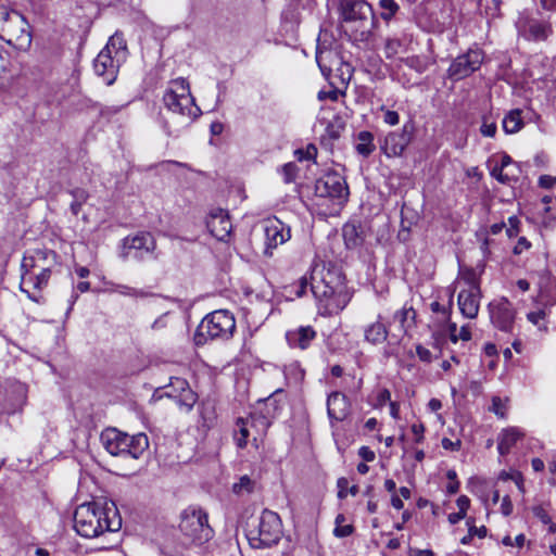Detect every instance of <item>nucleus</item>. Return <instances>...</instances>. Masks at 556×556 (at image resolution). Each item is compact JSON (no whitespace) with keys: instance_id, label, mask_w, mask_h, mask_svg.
I'll list each match as a JSON object with an SVG mask.
<instances>
[{"instance_id":"obj_2","label":"nucleus","mask_w":556,"mask_h":556,"mask_svg":"<svg viewBox=\"0 0 556 556\" xmlns=\"http://www.w3.org/2000/svg\"><path fill=\"white\" fill-rule=\"evenodd\" d=\"M309 287L314 296L325 301L327 307L342 309L348 303L344 278L337 270L314 268Z\"/></svg>"},{"instance_id":"obj_41","label":"nucleus","mask_w":556,"mask_h":556,"mask_svg":"<svg viewBox=\"0 0 556 556\" xmlns=\"http://www.w3.org/2000/svg\"><path fill=\"white\" fill-rule=\"evenodd\" d=\"M538 296H539L540 303L543 306H545V307L554 306L556 304V285L548 289L539 291Z\"/></svg>"},{"instance_id":"obj_58","label":"nucleus","mask_w":556,"mask_h":556,"mask_svg":"<svg viewBox=\"0 0 556 556\" xmlns=\"http://www.w3.org/2000/svg\"><path fill=\"white\" fill-rule=\"evenodd\" d=\"M318 100L324 101L326 99H329L331 101H337L339 98V90L337 88H333L329 91L320 90L317 94Z\"/></svg>"},{"instance_id":"obj_31","label":"nucleus","mask_w":556,"mask_h":556,"mask_svg":"<svg viewBox=\"0 0 556 556\" xmlns=\"http://www.w3.org/2000/svg\"><path fill=\"white\" fill-rule=\"evenodd\" d=\"M342 231L344 242L348 248L352 249L362 244L363 239L361 237V231L355 224H345Z\"/></svg>"},{"instance_id":"obj_43","label":"nucleus","mask_w":556,"mask_h":556,"mask_svg":"<svg viewBox=\"0 0 556 556\" xmlns=\"http://www.w3.org/2000/svg\"><path fill=\"white\" fill-rule=\"evenodd\" d=\"M536 275L539 278V280H538L539 291L548 289L556 285L555 278L552 276L551 271H548L547 269L538 271Z\"/></svg>"},{"instance_id":"obj_62","label":"nucleus","mask_w":556,"mask_h":556,"mask_svg":"<svg viewBox=\"0 0 556 556\" xmlns=\"http://www.w3.org/2000/svg\"><path fill=\"white\" fill-rule=\"evenodd\" d=\"M442 447L450 451H458L460 448V441H452L448 438H443L441 441Z\"/></svg>"},{"instance_id":"obj_9","label":"nucleus","mask_w":556,"mask_h":556,"mask_svg":"<svg viewBox=\"0 0 556 556\" xmlns=\"http://www.w3.org/2000/svg\"><path fill=\"white\" fill-rule=\"evenodd\" d=\"M341 14L344 22L358 24L353 31L354 40L366 42L370 39L372 30L378 25V18L367 1L341 0Z\"/></svg>"},{"instance_id":"obj_55","label":"nucleus","mask_w":556,"mask_h":556,"mask_svg":"<svg viewBox=\"0 0 556 556\" xmlns=\"http://www.w3.org/2000/svg\"><path fill=\"white\" fill-rule=\"evenodd\" d=\"M296 153L300 154L299 160H315L317 156V148L314 144H308L304 151L299 150Z\"/></svg>"},{"instance_id":"obj_15","label":"nucleus","mask_w":556,"mask_h":556,"mask_svg":"<svg viewBox=\"0 0 556 556\" xmlns=\"http://www.w3.org/2000/svg\"><path fill=\"white\" fill-rule=\"evenodd\" d=\"M58 255L54 251L48 249H35L27 252L21 264V270L25 271H51L56 264Z\"/></svg>"},{"instance_id":"obj_53","label":"nucleus","mask_w":556,"mask_h":556,"mask_svg":"<svg viewBox=\"0 0 556 556\" xmlns=\"http://www.w3.org/2000/svg\"><path fill=\"white\" fill-rule=\"evenodd\" d=\"M381 111L383 112V121L384 123L394 126L397 125L400 122V115L395 111L387 110L384 106L381 108Z\"/></svg>"},{"instance_id":"obj_57","label":"nucleus","mask_w":556,"mask_h":556,"mask_svg":"<svg viewBox=\"0 0 556 556\" xmlns=\"http://www.w3.org/2000/svg\"><path fill=\"white\" fill-rule=\"evenodd\" d=\"M169 387L175 391H179V393L190 388L187 380L182 378H173Z\"/></svg>"},{"instance_id":"obj_49","label":"nucleus","mask_w":556,"mask_h":556,"mask_svg":"<svg viewBox=\"0 0 556 556\" xmlns=\"http://www.w3.org/2000/svg\"><path fill=\"white\" fill-rule=\"evenodd\" d=\"M462 279L466 282L468 288H473V287L480 288V282H479V279L477 277V275H476V271L473 269H471V268L466 269L462 274Z\"/></svg>"},{"instance_id":"obj_35","label":"nucleus","mask_w":556,"mask_h":556,"mask_svg":"<svg viewBox=\"0 0 556 556\" xmlns=\"http://www.w3.org/2000/svg\"><path fill=\"white\" fill-rule=\"evenodd\" d=\"M112 291L126 296L147 298L149 293L144 290L128 287L126 285L112 283Z\"/></svg>"},{"instance_id":"obj_14","label":"nucleus","mask_w":556,"mask_h":556,"mask_svg":"<svg viewBox=\"0 0 556 556\" xmlns=\"http://www.w3.org/2000/svg\"><path fill=\"white\" fill-rule=\"evenodd\" d=\"M488 308L491 323L496 329L506 333L514 332L517 313L514 305L506 298L492 301Z\"/></svg>"},{"instance_id":"obj_24","label":"nucleus","mask_w":556,"mask_h":556,"mask_svg":"<svg viewBox=\"0 0 556 556\" xmlns=\"http://www.w3.org/2000/svg\"><path fill=\"white\" fill-rule=\"evenodd\" d=\"M553 33L552 25L548 22L529 20L523 29V36L528 40H546Z\"/></svg>"},{"instance_id":"obj_39","label":"nucleus","mask_w":556,"mask_h":556,"mask_svg":"<svg viewBox=\"0 0 556 556\" xmlns=\"http://www.w3.org/2000/svg\"><path fill=\"white\" fill-rule=\"evenodd\" d=\"M344 130V123L341 118L337 117L330 122L326 127V136L331 140H337L341 137V132Z\"/></svg>"},{"instance_id":"obj_38","label":"nucleus","mask_w":556,"mask_h":556,"mask_svg":"<svg viewBox=\"0 0 556 556\" xmlns=\"http://www.w3.org/2000/svg\"><path fill=\"white\" fill-rule=\"evenodd\" d=\"M379 5L382 9L381 18L387 22H389L400 9L394 0H380Z\"/></svg>"},{"instance_id":"obj_37","label":"nucleus","mask_w":556,"mask_h":556,"mask_svg":"<svg viewBox=\"0 0 556 556\" xmlns=\"http://www.w3.org/2000/svg\"><path fill=\"white\" fill-rule=\"evenodd\" d=\"M344 521H345L344 515L339 514L336 517V528L333 530V534L337 538H346V536L351 535L353 533V531H354L353 526L352 525H344L343 523Z\"/></svg>"},{"instance_id":"obj_4","label":"nucleus","mask_w":556,"mask_h":556,"mask_svg":"<svg viewBox=\"0 0 556 556\" xmlns=\"http://www.w3.org/2000/svg\"><path fill=\"white\" fill-rule=\"evenodd\" d=\"M163 102L168 111L185 118V127L191 125L201 115V110L190 92L189 84L184 78L169 83L164 92Z\"/></svg>"},{"instance_id":"obj_33","label":"nucleus","mask_w":556,"mask_h":556,"mask_svg":"<svg viewBox=\"0 0 556 556\" xmlns=\"http://www.w3.org/2000/svg\"><path fill=\"white\" fill-rule=\"evenodd\" d=\"M168 395L173 396V394ZM174 397L177 399L178 405L186 412H190L198 400L197 394L190 388L187 389L186 391L180 392L177 395H174Z\"/></svg>"},{"instance_id":"obj_40","label":"nucleus","mask_w":556,"mask_h":556,"mask_svg":"<svg viewBox=\"0 0 556 556\" xmlns=\"http://www.w3.org/2000/svg\"><path fill=\"white\" fill-rule=\"evenodd\" d=\"M337 486H338V497L339 498L346 497L348 493H350L353 496H355L358 493V486L357 485L349 486V480L344 477H341L338 479Z\"/></svg>"},{"instance_id":"obj_32","label":"nucleus","mask_w":556,"mask_h":556,"mask_svg":"<svg viewBox=\"0 0 556 556\" xmlns=\"http://www.w3.org/2000/svg\"><path fill=\"white\" fill-rule=\"evenodd\" d=\"M393 318L397 320L401 327L406 331V329L415 325L416 311L412 306H403L394 314Z\"/></svg>"},{"instance_id":"obj_17","label":"nucleus","mask_w":556,"mask_h":556,"mask_svg":"<svg viewBox=\"0 0 556 556\" xmlns=\"http://www.w3.org/2000/svg\"><path fill=\"white\" fill-rule=\"evenodd\" d=\"M265 253L271 255V250L291 238L290 228L278 219L269 220L264 227Z\"/></svg>"},{"instance_id":"obj_22","label":"nucleus","mask_w":556,"mask_h":556,"mask_svg":"<svg viewBox=\"0 0 556 556\" xmlns=\"http://www.w3.org/2000/svg\"><path fill=\"white\" fill-rule=\"evenodd\" d=\"M316 339V331L312 326H300L286 332V340L291 349L306 350Z\"/></svg>"},{"instance_id":"obj_20","label":"nucleus","mask_w":556,"mask_h":556,"mask_svg":"<svg viewBox=\"0 0 556 556\" xmlns=\"http://www.w3.org/2000/svg\"><path fill=\"white\" fill-rule=\"evenodd\" d=\"M349 399L341 392L334 391L328 395L327 413L330 421H343L350 414Z\"/></svg>"},{"instance_id":"obj_26","label":"nucleus","mask_w":556,"mask_h":556,"mask_svg":"<svg viewBox=\"0 0 556 556\" xmlns=\"http://www.w3.org/2000/svg\"><path fill=\"white\" fill-rule=\"evenodd\" d=\"M381 316L378 317V320L368 325L364 330L365 340L371 344H380L383 343L388 338V328L381 323Z\"/></svg>"},{"instance_id":"obj_11","label":"nucleus","mask_w":556,"mask_h":556,"mask_svg":"<svg viewBox=\"0 0 556 556\" xmlns=\"http://www.w3.org/2000/svg\"><path fill=\"white\" fill-rule=\"evenodd\" d=\"M282 535V523L275 511L264 509L257 523L250 527L247 539L253 548H267L277 544Z\"/></svg>"},{"instance_id":"obj_54","label":"nucleus","mask_w":556,"mask_h":556,"mask_svg":"<svg viewBox=\"0 0 556 556\" xmlns=\"http://www.w3.org/2000/svg\"><path fill=\"white\" fill-rule=\"evenodd\" d=\"M405 64L410 68L416 70L418 73H424L426 71V64L417 56H410L405 60Z\"/></svg>"},{"instance_id":"obj_61","label":"nucleus","mask_w":556,"mask_h":556,"mask_svg":"<svg viewBox=\"0 0 556 556\" xmlns=\"http://www.w3.org/2000/svg\"><path fill=\"white\" fill-rule=\"evenodd\" d=\"M556 184V178L551 175H542L539 178V186L545 189H551Z\"/></svg>"},{"instance_id":"obj_63","label":"nucleus","mask_w":556,"mask_h":556,"mask_svg":"<svg viewBox=\"0 0 556 556\" xmlns=\"http://www.w3.org/2000/svg\"><path fill=\"white\" fill-rule=\"evenodd\" d=\"M501 511L504 516H509L513 513V503L508 495L504 496L502 500Z\"/></svg>"},{"instance_id":"obj_36","label":"nucleus","mask_w":556,"mask_h":556,"mask_svg":"<svg viewBox=\"0 0 556 556\" xmlns=\"http://www.w3.org/2000/svg\"><path fill=\"white\" fill-rule=\"evenodd\" d=\"M333 55V53L329 50L317 51L316 53V62L325 77H329L331 75V66L327 64L329 59Z\"/></svg>"},{"instance_id":"obj_23","label":"nucleus","mask_w":556,"mask_h":556,"mask_svg":"<svg viewBox=\"0 0 556 556\" xmlns=\"http://www.w3.org/2000/svg\"><path fill=\"white\" fill-rule=\"evenodd\" d=\"M125 250H136L140 254L136 257L142 258V252L153 253L156 249V241L150 232H139L135 236H128L123 240Z\"/></svg>"},{"instance_id":"obj_60","label":"nucleus","mask_w":556,"mask_h":556,"mask_svg":"<svg viewBox=\"0 0 556 556\" xmlns=\"http://www.w3.org/2000/svg\"><path fill=\"white\" fill-rule=\"evenodd\" d=\"M413 434L415 435L416 443H420L424 440L425 426L421 422L414 424L410 427Z\"/></svg>"},{"instance_id":"obj_16","label":"nucleus","mask_w":556,"mask_h":556,"mask_svg":"<svg viewBox=\"0 0 556 556\" xmlns=\"http://www.w3.org/2000/svg\"><path fill=\"white\" fill-rule=\"evenodd\" d=\"M51 271H25L21 270V291L25 292L33 301H38L39 292L48 286Z\"/></svg>"},{"instance_id":"obj_47","label":"nucleus","mask_w":556,"mask_h":556,"mask_svg":"<svg viewBox=\"0 0 556 556\" xmlns=\"http://www.w3.org/2000/svg\"><path fill=\"white\" fill-rule=\"evenodd\" d=\"M506 409V403L500 396L492 397V405L490 407L491 412H493L500 418H505Z\"/></svg>"},{"instance_id":"obj_25","label":"nucleus","mask_w":556,"mask_h":556,"mask_svg":"<svg viewBox=\"0 0 556 556\" xmlns=\"http://www.w3.org/2000/svg\"><path fill=\"white\" fill-rule=\"evenodd\" d=\"M525 433L517 427L504 429L497 439V451L504 456L510 452V448L522 439Z\"/></svg>"},{"instance_id":"obj_18","label":"nucleus","mask_w":556,"mask_h":556,"mask_svg":"<svg viewBox=\"0 0 556 556\" xmlns=\"http://www.w3.org/2000/svg\"><path fill=\"white\" fill-rule=\"evenodd\" d=\"M206 227L217 240L226 241L230 236L232 225L226 211L215 208L211 211L206 219Z\"/></svg>"},{"instance_id":"obj_42","label":"nucleus","mask_w":556,"mask_h":556,"mask_svg":"<svg viewBox=\"0 0 556 556\" xmlns=\"http://www.w3.org/2000/svg\"><path fill=\"white\" fill-rule=\"evenodd\" d=\"M403 47L402 40L399 38H387L384 43V54L387 59H391L400 53Z\"/></svg>"},{"instance_id":"obj_27","label":"nucleus","mask_w":556,"mask_h":556,"mask_svg":"<svg viewBox=\"0 0 556 556\" xmlns=\"http://www.w3.org/2000/svg\"><path fill=\"white\" fill-rule=\"evenodd\" d=\"M256 419L254 417L250 418H238L237 420V429L235 430V440L238 447L243 448L247 446L248 438L250 435V429L255 427Z\"/></svg>"},{"instance_id":"obj_50","label":"nucleus","mask_w":556,"mask_h":556,"mask_svg":"<svg viewBox=\"0 0 556 556\" xmlns=\"http://www.w3.org/2000/svg\"><path fill=\"white\" fill-rule=\"evenodd\" d=\"M520 220L517 216H510L508 218V227L506 229V233L509 238L516 237L520 231Z\"/></svg>"},{"instance_id":"obj_3","label":"nucleus","mask_w":556,"mask_h":556,"mask_svg":"<svg viewBox=\"0 0 556 556\" xmlns=\"http://www.w3.org/2000/svg\"><path fill=\"white\" fill-rule=\"evenodd\" d=\"M128 58L127 42L122 31H115L108 40L105 47L93 61L97 76L110 86L116 78L119 67Z\"/></svg>"},{"instance_id":"obj_56","label":"nucleus","mask_w":556,"mask_h":556,"mask_svg":"<svg viewBox=\"0 0 556 556\" xmlns=\"http://www.w3.org/2000/svg\"><path fill=\"white\" fill-rule=\"evenodd\" d=\"M71 195L73 197V201L86 203V201L89 198L88 192L83 188H75L70 191Z\"/></svg>"},{"instance_id":"obj_45","label":"nucleus","mask_w":556,"mask_h":556,"mask_svg":"<svg viewBox=\"0 0 556 556\" xmlns=\"http://www.w3.org/2000/svg\"><path fill=\"white\" fill-rule=\"evenodd\" d=\"M497 130L496 123L491 117L483 116L480 132L484 137H494Z\"/></svg>"},{"instance_id":"obj_1","label":"nucleus","mask_w":556,"mask_h":556,"mask_svg":"<svg viewBox=\"0 0 556 556\" xmlns=\"http://www.w3.org/2000/svg\"><path fill=\"white\" fill-rule=\"evenodd\" d=\"M122 518L114 503L97 502L79 505L74 514V528L84 538L92 539L109 531H118Z\"/></svg>"},{"instance_id":"obj_12","label":"nucleus","mask_w":556,"mask_h":556,"mask_svg":"<svg viewBox=\"0 0 556 556\" xmlns=\"http://www.w3.org/2000/svg\"><path fill=\"white\" fill-rule=\"evenodd\" d=\"M27 26L22 14L16 11H8L3 7L0 8V37L9 45H16L21 39H27L30 42Z\"/></svg>"},{"instance_id":"obj_7","label":"nucleus","mask_w":556,"mask_h":556,"mask_svg":"<svg viewBox=\"0 0 556 556\" xmlns=\"http://www.w3.org/2000/svg\"><path fill=\"white\" fill-rule=\"evenodd\" d=\"M104 448L113 456L139 458L149 447V439L144 433L129 435L115 428H108L100 437Z\"/></svg>"},{"instance_id":"obj_30","label":"nucleus","mask_w":556,"mask_h":556,"mask_svg":"<svg viewBox=\"0 0 556 556\" xmlns=\"http://www.w3.org/2000/svg\"><path fill=\"white\" fill-rule=\"evenodd\" d=\"M519 110H513L504 117L503 129L506 134H516L522 128L523 122Z\"/></svg>"},{"instance_id":"obj_5","label":"nucleus","mask_w":556,"mask_h":556,"mask_svg":"<svg viewBox=\"0 0 556 556\" xmlns=\"http://www.w3.org/2000/svg\"><path fill=\"white\" fill-rule=\"evenodd\" d=\"M163 102L168 111L185 118V127L191 125L201 115V110L190 92L189 84L184 78L169 83L164 92Z\"/></svg>"},{"instance_id":"obj_64","label":"nucleus","mask_w":556,"mask_h":556,"mask_svg":"<svg viewBox=\"0 0 556 556\" xmlns=\"http://www.w3.org/2000/svg\"><path fill=\"white\" fill-rule=\"evenodd\" d=\"M358 455L365 460V462H372L376 457L375 452L371 451L368 446H362L358 450Z\"/></svg>"},{"instance_id":"obj_29","label":"nucleus","mask_w":556,"mask_h":556,"mask_svg":"<svg viewBox=\"0 0 556 556\" xmlns=\"http://www.w3.org/2000/svg\"><path fill=\"white\" fill-rule=\"evenodd\" d=\"M283 375L289 386H299L305 376L299 362H292L283 367Z\"/></svg>"},{"instance_id":"obj_8","label":"nucleus","mask_w":556,"mask_h":556,"mask_svg":"<svg viewBox=\"0 0 556 556\" xmlns=\"http://www.w3.org/2000/svg\"><path fill=\"white\" fill-rule=\"evenodd\" d=\"M236 329V319L227 309L207 314L198 326L193 336L195 345H204L211 340H228Z\"/></svg>"},{"instance_id":"obj_51","label":"nucleus","mask_w":556,"mask_h":556,"mask_svg":"<svg viewBox=\"0 0 556 556\" xmlns=\"http://www.w3.org/2000/svg\"><path fill=\"white\" fill-rule=\"evenodd\" d=\"M491 176L502 184H508L513 177L509 173H504V169L497 165L491 170Z\"/></svg>"},{"instance_id":"obj_28","label":"nucleus","mask_w":556,"mask_h":556,"mask_svg":"<svg viewBox=\"0 0 556 556\" xmlns=\"http://www.w3.org/2000/svg\"><path fill=\"white\" fill-rule=\"evenodd\" d=\"M375 149L374 135L367 130L359 131L355 142L356 152L363 157H368Z\"/></svg>"},{"instance_id":"obj_52","label":"nucleus","mask_w":556,"mask_h":556,"mask_svg":"<svg viewBox=\"0 0 556 556\" xmlns=\"http://www.w3.org/2000/svg\"><path fill=\"white\" fill-rule=\"evenodd\" d=\"M533 515L542 522V523H551V517L548 515L547 509L544 508L543 505H538L532 508Z\"/></svg>"},{"instance_id":"obj_44","label":"nucleus","mask_w":556,"mask_h":556,"mask_svg":"<svg viewBox=\"0 0 556 556\" xmlns=\"http://www.w3.org/2000/svg\"><path fill=\"white\" fill-rule=\"evenodd\" d=\"M452 303H453V293L450 294V301H448L447 307L441 305L438 301H434L430 304V309L433 313L442 314L445 320H450L451 313H452Z\"/></svg>"},{"instance_id":"obj_13","label":"nucleus","mask_w":556,"mask_h":556,"mask_svg":"<svg viewBox=\"0 0 556 556\" xmlns=\"http://www.w3.org/2000/svg\"><path fill=\"white\" fill-rule=\"evenodd\" d=\"M484 60V52L479 48H470L451 63L447 74L453 80H460L477 72Z\"/></svg>"},{"instance_id":"obj_59","label":"nucleus","mask_w":556,"mask_h":556,"mask_svg":"<svg viewBox=\"0 0 556 556\" xmlns=\"http://www.w3.org/2000/svg\"><path fill=\"white\" fill-rule=\"evenodd\" d=\"M416 354L420 361L426 362V363L431 362V358H432L431 352L427 348H425L420 344H418L416 346Z\"/></svg>"},{"instance_id":"obj_19","label":"nucleus","mask_w":556,"mask_h":556,"mask_svg":"<svg viewBox=\"0 0 556 556\" xmlns=\"http://www.w3.org/2000/svg\"><path fill=\"white\" fill-rule=\"evenodd\" d=\"M480 288H467L462 290L457 296V303L462 315L473 319L478 316L480 307Z\"/></svg>"},{"instance_id":"obj_10","label":"nucleus","mask_w":556,"mask_h":556,"mask_svg":"<svg viewBox=\"0 0 556 556\" xmlns=\"http://www.w3.org/2000/svg\"><path fill=\"white\" fill-rule=\"evenodd\" d=\"M179 529L185 543L194 546L205 544L214 535L206 511L195 506H189L181 513Z\"/></svg>"},{"instance_id":"obj_6","label":"nucleus","mask_w":556,"mask_h":556,"mask_svg":"<svg viewBox=\"0 0 556 556\" xmlns=\"http://www.w3.org/2000/svg\"><path fill=\"white\" fill-rule=\"evenodd\" d=\"M315 198L317 205H328L329 214L338 213L349 199V187L345 178L331 172L323 175L315 182Z\"/></svg>"},{"instance_id":"obj_48","label":"nucleus","mask_w":556,"mask_h":556,"mask_svg":"<svg viewBox=\"0 0 556 556\" xmlns=\"http://www.w3.org/2000/svg\"><path fill=\"white\" fill-rule=\"evenodd\" d=\"M281 173L287 184L294 181L298 173V167L294 163H287L282 166Z\"/></svg>"},{"instance_id":"obj_46","label":"nucleus","mask_w":556,"mask_h":556,"mask_svg":"<svg viewBox=\"0 0 556 556\" xmlns=\"http://www.w3.org/2000/svg\"><path fill=\"white\" fill-rule=\"evenodd\" d=\"M553 199L554 198L552 195H544L541 199V202L544 204V207L542 210V212L544 213V217H543L544 224H547L548 222L556 218V214L553 213V208H552V206H549V204L553 202Z\"/></svg>"},{"instance_id":"obj_34","label":"nucleus","mask_w":556,"mask_h":556,"mask_svg":"<svg viewBox=\"0 0 556 556\" xmlns=\"http://www.w3.org/2000/svg\"><path fill=\"white\" fill-rule=\"evenodd\" d=\"M255 482L247 475L239 479V482L232 485V491L237 495L250 494L253 492Z\"/></svg>"},{"instance_id":"obj_21","label":"nucleus","mask_w":556,"mask_h":556,"mask_svg":"<svg viewBox=\"0 0 556 556\" xmlns=\"http://www.w3.org/2000/svg\"><path fill=\"white\" fill-rule=\"evenodd\" d=\"M410 132L407 131V127L404 126V128L401 131H393L390 132L386 139L384 143L381 147L383 152L387 156H400L404 152L405 148L410 142Z\"/></svg>"}]
</instances>
